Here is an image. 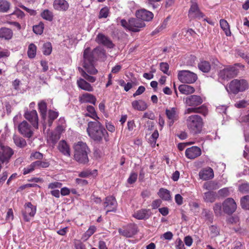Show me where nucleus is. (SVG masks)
Listing matches in <instances>:
<instances>
[{"label":"nucleus","instance_id":"nucleus-63","mask_svg":"<svg viewBox=\"0 0 249 249\" xmlns=\"http://www.w3.org/2000/svg\"><path fill=\"white\" fill-rule=\"evenodd\" d=\"M145 89L143 86H140L136 92L133 94V97H136L137 95H139L142 94L145 91Z\"/></svg>","mask_w":249,"mask_h":249},{"label":"nucleus","instance_id":"nucleus-35","mask_svg":"<svg viewBox=\"0 0 249 249\" xmlns=\"http://www.w3.org/2000/svg\"><path fill=\"white\" fill-rule=\"evenodd\" d=\"M199 69L203 72H208L211 70V65L208 61H201L198 64Z\"/></svg>","mask_w":249,"mask_h":249},{"label":"nucleus","instance_id":"nucleus-34","mask_svg":"<svg viewBox=\"0 0 249 249\" xmlns=\"http://www.w3.org/2000/svg\"><path fill=\"white\" fill-rule=\"evenodd\" d=\"M13 140L15 144L19 148H24L27 145L25 140L22 137L15 135L13 137Z\"/></svg>","mask_w":249,"mask_h":249},{"label":"nucleus","instance_id":"nucleus-25","mask_svg":"<svg viewBox=\"0 0 249 249\" xmlns=\"http://www.w3.org/2000/svg\"><path fill=\"white\" fill-rule=\"evenodd\" d=\"M132 107L139 111H144L147 108V104L142 100H135L131 103Z\"/></svg>","mask_w":249,"mask_h":249},{"label":"nucleus","instance_id":"nucleus-15","mask_svg":"<svg viewBox=\"0 0 249 249\" xmlns=\"http://www.w3.org/2000/svg\"><path fill=\"white\" fill-rule=\"evenodd\" d=\"M237 74V70L234 67H229L220 71L219 76L223 79L231 78Z\"/></svg>","mask_w":249,"mask_h":249},{"label":"nucleus","instance_id":"nucleus-33","mask_svg":"<svg viewBox=\"0 0 249 249\" xmlns=\"http://www.w3.org/2000/svg\"><path fill=\"white\" fill-rule=\"evenodd\" d=\"M179 91L182 94L188 95L195 92L194 87L188 85H181L178 87Z\"/></svg>","mask_w":249,"mask_h":249},{"label":"nucleus","instance_id":"nucleus-14","mask_svg":"<svg viewBox=\"0 0 249 249\" xmlns=\"http://www.w3.org/2000/svg\"><path fill=\"white\" fill-rule=\"evenodd\" d=\"M24 117L30 122L33 127L37 129L38 126V118L36 110H32L31 111H26L24 114Z\"/></svg>","mask_w":249,"mask_h":249},{"label":"nucleus","instance_id":"nucleus-52","mask_svg":"<svg viewBox=\"0 0 249 249\" xmlns=\"http://www.w3.org/2000/svg\"><path fill=\"white\" fill-rule=\"evenodd\" d=\"M238 189L242 194L249 193V184L247 183H243L239 185Z\"/></svg>","mask_w":249,"mask_h":249},{"label":"nucleus","instance_id":"nucleus-51","mask_svg":"<svg viewBox=\"0 0 249 249\" xmlns=\"http://www.w3.org/2000/svg\"><path fill=\"white\" fill-rule=\"evenodd\" d=\"M222 206L220 203H216L214 204L213 210L216 216H219L222 214L221 211Z\"/></svg>","mask_w":249,"mask_h":249},{"label":"nucleus","instance_id":"nucleus-39","mask_svg":"<svg viewBox=\"0 0 249 249\" xmlns=\"http://www.w3.org/2000/svg\"><path fill=\"white\" fill-rule=\"evenodd\" d=\"M220 25L221 28L224 31L227 36H230L231 32L228 22L225 19H221L220 20Z\"/></svg>","mask_w":249,"mask_h":249},{"label":"nucleus","instance_id":"nucleus-10","mask_svg":"<svg viewBox=\"0 0 249 249\" xmlns=\"http://www.w3.org/2000/svg\"><path fill=\"white\" fill-rule=\"evenodd\" d=\"M18 130L21 135L27 138H30L33 135L31 125L26 121H23L18 124Z\"/></svg>","mask_w":249,"mask_h":249},{"label":"nucleus","instance_id":"nucleus-9","mask_svg":"<svg viewBox=\"0 0 249 249\" xmlns=\"http://www.w3.org/2000/svg\"><path fill=\"white\" fill-rule=\"evenodd\" d=\"M224 212L228 214H231L236 210L237 205L234 199L232 198H228L222 203Z\"/></svg>","mask_w":249,"mask_h":249},{"label":"nucleus","instance_id":"nucleus-28","mask_svg":"<svg viewBox=\"0 0 249 249\" xmlns=\"http://www.w3.org/2000/svg\"><path fill=\"white\" fill-rule=\"evenodd\" d=\"M96 99L93 95L85 93L79 97V101L81 103H90L93 105L95 104Z\"/></svg>","mask_w":249,"mask_h":249},{"label":"nucleus","instance_id":"nucleus-21","mask_svg":"<svg viewBox=\"0 0 249 249\" xmlns=\"http://www.w3.org/2000/svg\"><path fill=\"white\" fill-rule=\"evenodd\" d=\"M53 7L56 10L64 12L68 9L69 4L65 0H54Z\"/></svg>","mask_w":249,"mask_h":249},{"label":"nucleus","instance_id":"nucleus-62","mask_svg":"<svg viewBox=\"0 0 249 249\" xmlns=\"http://www.w3.org/2000/svg\"><path fill=\"white\" fill-rule=\"evenodd\" d=\"M177 249H185L184 245L180 239H178L176 242Z\"/></svg>","mask_w":249,"mask_h":249},{"label":"nucleus","instance_id":"nucleus-37","mask_svg":"<svg viewBox=\"0 0 249 249\" xmlns=\"http://www.w3.org/2000/svg\"><path fill=\"white\" fill-rule=\"evenodd\" d=\"M158 195L162 199L168 201L171 199L170 191L166 189L160 188Z\"/></svg>","mask_w":249,"mask_h":249},{"label":"nucleus","instance_id":"nucleus-11","mask_svg":"<svg viewBox=\"0 0 249 249\" xmlns=\"http://www.w3.org/2000/svg\"><path fill=\"white\" fill-rule=\"evenodd\" d=\"M24 207L25 210L22 211V214L24 220L29 222L30 218L28 217V215L30 217L34 216L36 213V207L33 206L31 202L26 203Z\"/></svg>","mask_w":249,"mask_h":249},{"label":"nucleus","instance_id":"nucleus-57","mask_svg":"<svg viewBox=\"0 0 249 249\" xmlns=\"http://www.w3.org/2000/svg\"><path fill=\"white\" fill-rule=\"evenodd\" d=\"M96 230V227L94 226H90L89 229L87 231L85 232V236L87 237L88 238L90 236H91L95 231Z\"/></svg>","mask_w":249,"mask_h":249},{"label":"nucleus","instance_id":"nucleus-16","mask_svg":"<svg viewBox=\"0 0 249 249\" xmlns=\"http://www.w3.org/2000/svg\"><path fill=\"white\" fill-rule=\"evenodd\" d=\"M118 232L120 234L126 237H131L137 232L136 228L134 225H128L122 229H119Z\"/></svg>","mask_w":249,"mask_h":249},{"label":"nucleus","instance_id":"nucleus-46","mask_svg":"<svg viewBox=\"0 0 249 249\" xmlns=\"http://www.w3.org/2000/svg\"><path fill=\"white\" fill-rule=\"evenodd\" d=\"M44 24L42 22H40L38 25H34L33 27L34 32L37 35H41L43 31Z\"/></svg>","mask_w":249,"mask_h":249},{"label":"nucleus","instance_id":"nucleus-24","mask_svg":"<svg viewBox=\"0 0 249 249\" xmlns=\"http://www.w3.org/2000/svg\"><path fill=\"white\" fill-rule=\"evenodd\" d=\"M217 196L215 192L208 191L203 194V199L206 203H213L215 201Z\"/></svg>","mask_w":249,"mask_h":249},{"label":"nucleus","instance_id":"nucleus-2","mask_svg":"<svg viewBox=\"0 0 249 249\" xmlns=\"http://www.w3.org/2000/svg\"><path fill=\"white\" fill-rule=\"evenodd\" d=\"M87 131L89 136L95 142H100L103 138L107 141L106 136L107 132L99 121L89 122Z\"/></svg>","mask_w":249,"mask_h":249},{"label":"nucleus","instance_id":"nucleus-22","mask_svg":"<svg viewBox=\"0 0 249 249\" xmlns=\"http://www.w3.org/2000/svg\"><path fill=\"white\" fill-rule=\"evenodd\" d=\"M199 177L200 179L204 180L212 179L214 177L213 170L211 168L208 167L201 170L199 173Z\"/></svg>","mask_w":249,"mask_h":249},{"label":"nucleus","instance_id":"nucleus-1","mask_svg":"<svg viewBox=\"0 0 249 249\" xmlns=\"http://www.w3.org/2000/svg\"><path fill=\"white\" fill-rule=\"evenodd\" d=\"M106 57V51L101 47H97L92 51L90 48H87L83 53V67L89 73L95 74L98 71L95 68V62L99 59L104 60Z\"/></svg>","mask_w":249,"mask_h":249},{"label":"nucleus","instance_id":"nucleus-3","mask_svg":"<svg viewBox=\"0 0 249 249\" xmlns=\"http://www.w3.org/2000/svg\"><path fill=\"white\" fill-rule=\"evenodd\" d=\"M74 159L80 164H86L89 161L88 154L90 151L86 143L78 142L73 145Z\"/></svg>","mask_w":249,"mask_h":249},{"label":"nucleus","instance_id":"nucleus-56","mask_svg":"<svg viewBox=\"0 0 249 249\" xmlns=\"http://www.w3.org/2000/svg\"><path fill=\"white\" fill-rule=\"evenodd\" d=\"M43 155L42 153L39 152H35L32 153L31 155L30 158L32 160L38 159L41 160L43 159Z\"/></svg>","mask_w":249,"mask_h":249},{"label":"nucleus","instance_id":"nucleus-32","mask_svg":"<svg viewBox=\"0 0 249 249\" xmlns=\"http://www.w3.org/2000/svg\"><path fill=\"white\" fill-rule=\"evenodd\" d=\"M166 115L170 120L169 125H172L174 121L177 120L176 108L174 107L172 108L171 109H166Z\"/></svg>","mask_w":249,"mask_h":249},{"label":"nucleus","instance_id":"nucleus-36","mask_svg":"<svg viewBox=\"0 0 249 249\" xmlns=\"http://www.w3.org/2000/svg\"><path fill=\"white\" fill-rule=\"evenodd\" d=\"M209 235L211 238H213L220 234V229L216 225H211L209 227Z\"/></svg>","mask_w":249,"mask_h":249},{"label":"nucleus","instance_id":"nucleus-44","mask_svg":"<svg viewBox=\"0 0 249 249\" xmlns=\"http://www.w3.org/2000/svg\"><path fill=\"white\" fill-rule=\"evenodd\" d=\"M41 17L49 21H51L53 19V13L49 11L48 9H45L41 13Z\"/></svg>","mask_w":249,"mask_h":249},{"label":"nucleus","instance_id":"nucleus-60","mask_svg":"<svg viewBox=\"0 0 249 249\" xmlns=\"http://www.w3.org/2000/svg\"><path fill=\"white\" fill-rule=\"evenodd\" d=\"M62 184L59 182H54L51 183L48 185V188L54 189L55 188H60L61 187Z\"/></svg>","mask_w":249,"mask_h":249},{"label":"nucleus","instance_id":"nucleus-31","mask_svg":"<svg viewBox=\"0 0 249 249\" xmlns=\"http://www.w3.org/2000/svg\"><path fill=\"white\" fill-rule=\"evenodd\" d=\"M219 188L218 183L216 181H209L205 182L203 185V188L204 189L213 191V190H216Z\"/></svg>","mask_w":249,"mask_h":249},{"label":"nucleus","instance_id":"nucleus-7","mask_svg":"<svg viewBox=\"0 0 249 249\" xmlns=\"http://www.w3.org/2000/svg\"><path fill=\"white\" fill-rule=\"evenodd\" d=\"M13 154L14 151L12 148L0 143V160L2 163H8Z\"/></svg>","mask_w":249,"mask_h":249},{"label":"nucleus","instance_id":"nucleus-49","mask_svg":"<svg viewBox=\"0 0 249 249\" xmlns=\"http://www.w3.org/2000/svg\"><path fill=\"white\" fill-rule=\"evenodd\" d=\"M58 116V112L50 110L49 111V125L51 126L53 121L57 118Z\"/></svg>","mask_w":249,"mask_h":249},{"label":"nucleus","instance_id":"nucleus-18","mask_svg":"<svg viewBox=\"0 0 249 249\" xmlns=\"http://www.w3.org/2000/svg\"><path fill=\"white\" fill-rule=\"evenodd\" d=\"M202 103V98L198 95H190L185 98V103L188 106L196 107L201 105Z\"/></svg>","mask_w":249,"mask_h":249},{"label":"nucleus","instance_id":"nucleus-12","mask_svg":"<svg viewBox=\"0 0 249 249\" xmlns=\"http://www.w3.org/2000/svg\"><path fill=\"white\" fill-rule=\"evenodd\" d=\"M105 209H107L106 214L110 212H115L117 207V202L115 198L113 196H108L106 197L103 203Z\"/></svg>","mask_w":249,"mask_h":249},{"label":"nucleus","instance_id":"nucleus-29","mask_svg":"<svg viewBox=\"0 0 249 249\" xmlns=\"http://www.w3.org/2000/svg\"><path fill=\"white\" fill-rule=\"evenodd\" d=\"M77 84L78 87L83 90L88 91H92L93 90V88L91 85L82 78L78 80Z\"/></svg>","mask_w":249,"mask_h":249},{"label":"nucleus","instance_id":"nucleus-23","mask_svg":"<svg viewBox=\"0 0 249 249\" xmlns=\"http://www.w3.org/2000/svg\"><path fill=\"white\" fill-rule=\"evenodd\" d=\"M208 109L206 106L203 105L198 107H191L187 108L185 111V113L189 114L191 113H198L205 116L207 114Z\"/></svg>","mask_w":249,"mask_h":249},{"label":"nucleus","instance_id":"nucleus-47","mask_svg":"<svg viewBox=\"0 0 249 249\" xmlns=\"http://www.w3.org/2000/svg\"><path fill=\"white\" fill-rule=\"evenodd\" d=\"M168 21V18H167L165 19H164V21H163V22L162 23V24H161V25L160 27H158L157 29H156L154 31H153L152 32L151 35L152 36H154V35L157 34V33H159L161 31L165 28H166L167 25Z\"/></svg>","mask_w":249,"mask_h":249},{"label":"nucleus","instance_id":"nucleus-13","mask_svg":"<svg viewBox=\"0 0 249 249\" xmlns=\"http://www.w3.org/2000/svg\"><path fill=\"white\" fill-rule=\"evenodd\" d=\"M129 30L133 32L140 31V28L145 27V23L138 18H131L129 19Z\"/></svg>","mask_w":249,"mask_h":249},{"label":"nucleus","instance_id":"nucleus-64","mask_svg":"<svg viewBox=\"0 0 249 249\" xmlns=\"http://www.w3.org/2000/svg\"><path fill=\"white\" fill-rule=\"evenodd\" d=\"M12 15H15L17 16L19 18H22L24 17L25 14L20 9H16L12 14Z\"/></svg>","mask_w":249,"mask_h":249},{"label":"nucleus","instance_id":"nucleus-4","mask_svg":"<svg viewBox=\"0 0 249 249\" xmlns=\"http://www.w3.org/2000/svg\"><path fill=\"white\" fill-rule=\"evenodd\" d=\"M187 127L193 134H197L202 130L203 120L198 115H193L189 116L186 120Z\"/></svg>","mask_w":249,"mask_h":249},{"label":"nucleus","instance_id":"nucleus-61","mask_svg":"<svg viewBox=\"0 0 249 249\" xmlns=\"http://www.w3.org/2000/svg\"><path fill=\"white\" fill-rule=\"evenodd\" d=\"M8 173L7 171L3 172L0 175V186L2 185L7 179Z\"/></svg>","mask_w":249,"mask_h":249},{"label":"nucleus","instance_id":"nucleus-20","mask_svg":"<svg viewBox=\"0 0 249 249\" xmlns=\"http://www.w3.org/2000/svg\"><path fill=\"white\" fill-rule=\"evenodd\" d=\"M96 41L99 44H102L109 48H113L114 45L109 38L103 34H99L96 38Z\"/></svg>","mask_w":249,"mask_h":249},{"label":"nucleus","instance_id":"nucleus-43","mask_svg":"<svg viewBox=\"0 0 249 249\" xmlns=\"http://www.w3.org/2000/svg\"><path fill=\"white\" fill-rule=\"evenodd\" d=\"M240 204L243 209L249 210V195L241 197Z\"/></svg>","mask_w":249,"mask_h":249},{"label":"nucleus","instance_id":"nucleus-48","mask_svg":"<svg viewBox=\"0 0 249 249\" xmlns=\"http://www.w3.org/2000/svg\"><path fill=\"white\" fill-rule=\"evenodd\" d=\"M52 51V45L50 42H46L43 46V53L44 55H49Z\"/></svg>","mask_w":249,"mask_h":249},{"label":"nucleus","instance_id":"nucleus-41","mask_svg":"<svg viewBox=\"0 0 249 249\" xmlns=\"http://www.w3.org/2000/svg\"><path fill=\"white\" fill-rule=\"evenodd\" d=\"M10 3L6 0H0V12L5 13L8 11Z\"/></svg>","mask_w":249,"mask_h":249},{"label":"nucleus","instance_id":"nucleus-40","mask_svg":"<svg viewBox=\"0 0 249 249\" xmlns=\"http://www.w3.org/2000/svg\"><path fill=\"white\" fill-rule=\"evenodd\" d=\"M38 107L42 119H45L46 116L47 104L44 101H42L38 103Z\"/></svg>","mask_w":249,"mask_h":249},{"label":"nucleus","instance_id":"nucleus-26","mask_svg":"<svg viewBox=\"0 0 249 249\" xmlns=\"http://www.w3.org/2000/svg\"><path fill=\"white\" fill-rule=\"evenodd\" d=\"M151 215V212L149 209H142L137 211L134 214V216L138 219H147Z\"/></svg>","mask_w":249,"mask_h":249},{"label":"nucleus","instance_id":"nucleus-8","mask_svg":"<svg viewBox=\"0 0 249 249\" xmlns=\"http://www.w3.org/2000/svg\"><path fill=\"white\" fill-rule=\"evenodd\" d=\"M188 16L190 20L195 18L200 19L204 16L200 11L197 3L192 1H191V5L188 11Z\"/></svg>","mask_w":249,"mask_h":249},{"label":"nucleus","instance_id":"nucleus-45","mask_svg":"<svg viewBox=\"0 0 249 249\" xmlns=\"http://www.w3.org/2000/svg\"><path fill=\"white\" fill-rule=\"evenodd\" d=\"M78 70L79 72L81 73L82 76L87 80L89 81V82L93 83L96 80V78L92 76H90L88 74L86 71L83 70L81 68L78 67Z\"/></svg>","mask_w":249,"mask_h":249},{"label":"nucleus","instance_id":"nucleus-59","mask_svg":"<svg viewBox=\"0 0 249 249\" xmlns=\"http://www.w3.org/2000/svg\"><path fill=\"white\" fill-rule=\"evenodd\" d=\"M137 174L135 173H132L127 179L128 183L131 184L134 183L137 180Z\"/></svg>","mask_w":249,"mask_h":249},{"label":"nucleus","instance_id":"nucleus-19","mask_svg":"<svg viewBox=\"0 0 249 249\" xmlns=\"http://www.w3.org/2000/svg\"><path fill=\"white\" fill-rule=\"evenodd\" d=\"M201 154V150L197 146H192L186 150V156L190 159H194Z\"/></svg>","mask_w":249,"mask_h":249},{"label":"nucleus","instance_id":"nucleus-38","mask_svg":"<svg viewBox=\"0 0 249 249\" xmlns=\"http://www.w3.org/2000/svg\"><path fill=\"white\" fill-rule=\"evenodd\" d=\"M201 215L204 218L205 221H208L210 223H213V215L211 211L206 209L202 210Z\"/></svg>","mask_w":249,"mask_h":249},{"label":"nucleus","instance_id":"nucleus-30","mask_svg":"<svg viewBox=\"0 0 249 249\" xmlns=\"http://www.w3.org/2000/svg\"><path fill=\"white\" fill-rule=\"evenodd\" d=\"M12 36L13 32L10 29L6 27H2L0 29V38L9 40Z\"/></svg>","mask_w":249,"mask_h":249},{"label":"nucleus","instance_id":"nucleus-42","mask_svg":"<svg viewBox=\"0 0 249 249\" xmlns=\"http://www.w3.org/2000/svg\"><path fill=\"white\" fill-rule=\"evenodd\" d=\"M36 47L33 44L31 43L29 45L28 50V56L30 58H33L36 56Z\"/></svg>","mask_w":249,"mask_h":249},{"label":"nucleus","instance_id":"nucleus-6","mask_svg":"<svg viewBox=\"0 0 249 249\" xmlns=\"http://www.w3.org/2000/svg\"><path fill=\"white\" fill-rule=\"evenodd\" d=\"M178 80L183 83H193L197 79V75L189 71H180L178 72Z\"/></svg>","mask_w":249,"mask_h":249},{"label":"nucleus","instance_id":"nucleus-50","mask_svg":"<svg viewBox=\"0 0 249 249\" xmlns=\"http://www.w3.org/2000/svg\"><path fill=\"white\" fill-rule=\"evenodd\" d=\"M33 165L34 166L35 168H46L49 166V163L48 162L37 160L35 162H32Z\"/></svg>","mask_w":249,"mask_h":249},{"label":"nucleus","instance_id":"nucleus-58","mask_svg":"<svg viewBox=\"0 0 249 249\" xmlns=\"http://www.w3.org/2000/svg\"><path fill=\"white\" fill-rule=\"evenodd\" d=\"M218 194L220 196L226 197L229 195V191L227 188H224L219 190Z\"/></svg>","mask_w":249,"mask_h":249},{"label":"nucleus","instance_id":"nucleus-53","mask_svg":"<svg viewBox=\"0 0 249 249\" xmlns=\"http://www.w3.org/2000/svg\"><path fill=\"white\" fill-rule=\"evenodd\" d=\"M109 9L107 7L102 8L100 11L99 18H106L108 17Z\"/></svg>","mask_w":249,"mask_h":249},{"label":"nucleus","instance_id":"nucleus-17","mask_svg":"<svg viewBox=\"0 0 249 249\" xmlns=\"http://www.w3.org/2000/svg\"><path fill=\"white\" fill-rule=\"evenodd\" d=\"M136 17L140 18L141 20L143 21H150L153 18V14L148 10L144 9H142L138 10L136 13Z\"/></svg>","mask_w":249,"mask_h":249},{"label":"nucleus","instance_id":"nucleus-5","mask_svg":"<svg viewBox=\"0 0 249 249\" xmlns=\"http://www.w3.org/2000/svg\"><path fill=\"white\" fill-rule=\"evenodd\" d=\"M229 88L232 93L237 94L248 89V83L244 79H234L230 82Z\"/></svg>","mask_w":249,"mask_h":249},{"label":"nucleus","instance_id":"nucleus-54","mask_svg":"<svg viewBox=\"0 0 249 249\" xmlns=\"http://www.w3.org/2000/svg\"><path fill=\"white\" fill-rule=\"evenodd\" d=\"M160 70L164 73L167 75H169L168 70L169 68V66L168 63L166 62H161L160 64Z\"/></svg>","mask_w":249,"mask_h":249},{"label":"nucleus","instance_id":"nucleus-27","mask_svg":"<svg viewBox=\"0 0 249 249\" xmlns=\"http://www.w3.org/2000/svg\"><path fill=\"white\" fill-rule=\"evenodd\" d=\"M58 148L59 151L65 156H70L71 152L69 146L64 140L60 141L58 143Z\"/></svg>","mask_w":249,"mask_h":249},{"label":"nucleus","instance_id":"nucleus-55","mask_svg":"<svg viewBox=\"0 0 249 249\" xmlns=\"http://www.w3.org/2000/svg\"><path fill=\"white\" fill-rule=\"evenodd\" d=\"M161 0H147V4L152 7L153 9L158 8L160 5L157 2L160 1Z\"/></svg>","mask_w":249,"mask_h":249}]
</instances>
